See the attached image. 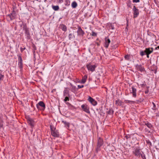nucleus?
<instances>
[{
    "label": "nucleus",
    "mask_w": 159,
    "mask_h": 159,
    "mask_svg": "<svg viewBox=\"0 0 159 159\" xmlns=\"http://www.w3.org/2000/svg\"><path fill=\"white\" fill-rule=\"evenodd\" d=\"M144 125H146L149 129L145 128L144 129L145 132L147 133H150L151 130H152L154 128L153 125L148 121L144 122Z\"/></svg>",
    "instance_id": "f257e3e1"
},
{
    "label": "nucleus",
    "mask_w": 159,
    "mask_h": 159,
    "mask_svg": "<svg viewBox=\"0 0 159 159\" xmlns=\"http://www.w3.org/2000/svg\"><path fill=\"white\" fill-rule=\"evenodd\" d=\"M103 144V139L100 137H98V139L97 145L96 148V152H98L101 150V147Z\"/></svg>",
    "instance_id": "f03ea898"
},
{
    "label": "nucleus",
    "mask_w": 159,
    "mask_h": 159,
    "mask_svg": "<svg viewBox=\"0 0 159 159\" xmlns=\"http://www.w3.org/2000/svg\"><path fill=\"white\" fill-rule=\"evenodd\" d=\"M142 152L141 151L140 149L139 148H134L133 151V153L136 157L139 158Z\"/></svg>",
    "instance_id": "7ed1b4c3"
},
{
    "label": "nucleus",
    "mask_w": 159,
    "mask_h": 159,
    "mask_svg": "<svg viewBox=\"0 0 159 159\" xmlns=\"http://www.w3.org/2000/svg\"><path fill=\"white\" fill-rule=\"evenodd\" d=\"M37 108L39 110H44L45 108V105L44 103L42 101H40L36 105Z\"/></svg>",
    "instance_id": "20e7f679"
},
{
    "label": "nucleus",
    "mask_w": 159,
    "mask_h": 159,
    "mask_svg": "<svg viewBox=\"0 0 159 159\" xmlns=\"http://www.w3.org/2000/svg\"><path fill=\"white\" fill-rule=\"evenodd\" d=\"M86 67L91 72H93L95 70V69L97 66L95 65H92L90 63L87 64L86 65Z\"/></svg>",
    "instance_id": "39448f33"
},
{
    "label": "nucleus",
    "mask_w": 159,
    "mask_h": 159,
    "mask_svg": "<svg viewBox=\"0 0 159 159\" xmlns=\"http://www.w3.org/2000/svg\"><path fill=\"white\" fill-rule=\"evenodd\" d=\"M133 18H135L137 17L139 15V10L137 9L136 7L134 6L133 8Z\"/></svg>",
    "instance_id": "423d86ee"
},
{
    "label": "nucleus",
    "mask_w": 159,
    "mask_h": 159,
    "mask_svg": "<svg viewBox=\"0 0 159 159\" xmlns=\"http://www.w3.org/2000/svg\"><path fill=\"white\" fill-rule=\"evenodd\" d=\"M88 100L93 106L96 105L97 104V102L90 96H89Z\"/></svg>",
    "instance_id": "0eeeda50"
},
{
    "label": "nucleus",
    "mask_w": 159,
    "mask_h": 159,
    "mask_svg": "<svg viewBox=\"0 0 159 159\" xmlns=\"http://www.w3.org/2000/svg\"><path fill=\"white\" fill-rule=\"evenodd\" d=\"M111 42L110 39L108 38V37H106L105 38V42L104 46L106 48H107L108 47L109 43Z\"/></svg>",
    "instance_id": "6e6552de"
},
{
    "label": "nucleus",
    "mask_w": 159,
    "mask_h": 159,
    "mask_svg": "<svg viewBox=\"0 0 159 159\" xmlns=\"http://www.w3.org/2000/svg\"><path fill=\"white\" fill-rule=\"evenodd\" d=\"M135 67L136 69L141 71V72L144 71L145 70V69L143 66H142L141 65L136 64Z\"/></svg>",
    "instance_id": "1a4fd4ad"
},
{
    "label": "nucleus",
    "mask_w": 159,
    "mask_h": 159,
    "mask_svg": "<svg viewBox=\"0 0 159 159\" xmlns=\"http://www.w3.org/2000/svg\"><path fill=\"white\" fill-rule=\"evenodd\" d=\"M77 33L78 35L80 36H83L84 34V32L82 30L80 26L78 27Z\"/></svg>",
    "instance_id": "9d476101"
},
{
    "label": "nucleus",
    "mask_w": 159,
    "mask_h": 159,
    "mask_svg": "<svg viewBox=\"0 0 159 159\" xmlns=\"http://www.w3.org/2000/svg\"><path fill=\"white\" fill-rule=\"evenodd\" d=\"M153 51V49L152 48H146L144 50L145 54H150L152 53Z\"/></svg>",
    "instance_id": "9b49d317"
},
{
    "label": "nucleus",
    "mask_w": 159,
    "mask_h": 159,
    "mask_svg": "<svg viewBox=\"0 0 159 159\" xmlns=\"http://www.w3.org/2000/svg\"><path fill=\"white\" fill-rule=\"evenodd\" d=\"M81 107L84 111L87 113H90L89 110V108H88L87 105L86 104H83L81 105Z\"/></svg>",
    "instance_id": "f8f14e48"
},
{
    "label": "nucleus",
    "mask_w": 159,
    "mask_h": 159,
    "mask_svg": "<svg viewBox=\"0 0 159 159\" xmlns=\"http://www.w3.org/2000/svg\"><path fill=\"white\" fill-rule=\"evenodd\" d=\"M132 90L131 91V93L133 94V97L134 98H136L137 96L136 92L137 90L134 86H132L131 87Z\"/></svg>",
    "instance_id": "ddd939ff"
},
{
    "label": "nucleus",
    "mask_w": 159,
    "mask_h": 159,
    "mask_svg": "<svg viewBox=\"0 0 159 159\" xmlns=\"http://www.w3.org/2000/svg\"><path fill=\"white\" fill-rule=\"evenodd\" d=\"M15 18V14L11 13L10 14L8 15L7 16V19L9 20L10 19L11 20H13Z\"/></svg>",
    "instance_id": "4468645a"
},
{
    "label": "nucleus",
    "mask_w": 159,
    "mask_h": 159,
    "mask_svg": "<svg viewBox=\"0 0 159 159\" xmlns=\"http://www.w3.org/2000/svg\"><path fill=\"white\" fill-rule=\"evenodd\" d=\"M52 135L54 137H58L59 136V133L56 131H52L51 132Z\"/></svg>",
    "instance_id": "2eb2a0df"
},
{
    "label": "nucleus",
    "mask_w": 159,
    "mask_h": 159,
    "mask_svg": "<svg viewBox=\"0 0 159 159\" xmlns=\"http://www.w3.org/2000/svg\"><path fill=\"white\" fill-rule=\"evenodd\" d=\"M60 28L63 30L64 31H66L67 30V28L66 26L63 24L61 25H60Z\"/></svg>",
    "instance_id": "dca6fc26"
},
{
    "label": "nucleus",
    "mask_w": 159,
    "mask_h": 159,
    "mask_svg": "<svg viewBox=\"0 0 159 159\" xmlns=\"http://www.w3.org/2000/svg\"><path fill=\"white\" fill-rule=\"evenodd\" d=\"M130 56L129 55H126L124 56L125 59L129 61H131L130 59Z\"/></svg>",
    "instance_id": "f3484780"
},
{
    "label": "nucleus",
    "mask_w": 159,
    "mask_h": 159,
    "mask_svg": "<svg viewBox=\"0 0 159 159\" xmlns=\"http://www.w3.org/2000/svg\"><path fill=\"white\" fill-rule=\"evenodd\" d=\"M87 78V75H84L82 78V79L81 80V83L82 84H84L86 81Z\"/></svg>",
    "instance_id": "a211bd4d"
},
{
    "label": "nucleus",
    "mask_w": 159,
    "mask_h": 159,
    "mask_svg": "<svg viewBox=\"0 0 159 159\" xmlns=\"http://www.w3.org/2000/svg\"><path fill=\"white\" fill-rule=\"evenodd\" d=\"M69 95V91L66 89H65L63 92V96H67Z\"/></svg>",
    "instance_id": "6ab92c4d"
},
{
    "label": "nucleus",
    "mask_w": 159,
    "mask_h": 159,
    "mask_svg": "<svg viewBox=\"0 0 159 159\" xmlns=\"http://www.w3.org/2000/svg\"><path fill=\"white\" fill-rule=\"evenodd\" d=\"M126 4L128 7L131 8V2L130 0H128L126 2Z\"/></svg>",
    "instance_id": "aec40b11"
},
{
    "label": "nucleus",
    "mask_w": 159,
    "mask_h": 159,
    "mask_svg": "<svg viewBox=\"0 0 159 159\" xmlns=\"http://www.w3.org/2000/svg\"><path fill=\"white\" fill-rule=\"evenodd\" d=\"M52 8L55 11H58L59 9V7L58 6L52 5Z\"/></svg>",
    "instance_id": "412c9836"
},
{
    "label": "nucleus",
    "mask_w": 159,
    "mask_h": 159,
    "mask_svg": "<svg viewBox=\"0 0 159 159\" xmlns=\"http://www.w3.org/2000/svg\"><path fill=\"white\" fill-rule=\"evenodd\" d=\"M77 5V3L75 1L73 2L71 4V6L73 8H76Z\"/></svg>",
    "instance_id": "4be33fe9"
},
{
    "label": "nucleus",
    "mask_w": 159,
    "mask_h": 159,
    "mask_svg": "<svg viewBox=\"0 0 159 159\" xmlns=\"http://www.w3.org/2000/svg\"><path fill=\"white\" fill-rule=\"evenodd\" d=\"M18 63H22V59L20 55H18Z\"/></svg>",
    "instance_id": "5701e85b"
},
{
    "label": "nucleus",
    "mask_w": 159,
    "mask_h": 159,
    "mask_svg": "<svg viewBox=\"0 0 159 159\" xmlns=\"http://www.w3.org/2000/svg\"><path fill=\"white\" fill-rule=\"evenodd\" d=\"M122 102L120 100H116V104L118 106H121L122 104Z\"/></svg>",
    "instance_id": "b1692460"
},
{
    "label": "nucleus",
    "mask_w": 159,
    "mask_h": 159,
    "mask_svg": "<svg viewBox=\"0 0 159 159\" xmlns=\"http://www.w3.org/2000/svg\"><path fill=\"white\" fill-rule=\"evenodd\" d=\"M70 85L72 87L71 88V91L72 92H74L75 90L76 87L73 85L71 83L70 84Z\"/></svg>",
    "instance_id": "393cba45"
},
{
    "label": "nucleus",
    "mask_w": 159,
    "mask_h": 159,
    "mask_svg": "<svg viewBox=\"0 0 159 159\" xmlns=\"http://www.w3.org/2000/svg\"><path fill=\"white\" fill-rule=\"evenodd\" d=\"M70 4V2L69 0H66L65 1V5L66 6H69Z\"/></svg>",
    "instance_id": "a878e982"
},
{
    "label": "nucleus",
    "mask_w": 159,
    "mask_h": 159,
    "mask_svg": "<svg viewBox=\"0 0 159 159\" xmlns=\"http://www.w3.org/2000/svg\"><path fill=\"white\" fill-rule=\"evenodd\" d=\"M18 65L19 68L20 69V71H21L23 68V63H18Z\"/></svg>",
    "instance_id": "bb28decb"
},
{
    "label": "nucleus",
    "mask_w": 159,
    "mask_h": 159,
    "mask_svg": "<svg viewBox=\"0 0 159 159\" xmlns=\"http://www.w3.org/2000/svg\"><path fill=\"white\" fill-rule=\"evenodd\" d=\"M29 123L31 126H34L33 121L31 119L29 120Z\"/></svg>",
    "instance_id": "cd10ccee"
},
{
    "label": "nucleus",
    "mask_w": 159,
    "mask_h": 159,
    "mask_svg": "<svg viewBox=\"0 0 159 159\" xmlns=\"http://www.w3.org/2000/svg\"><path fill=\"white\" fill-rule=\"evenodd\" d=\"M62 122L64 124L65 126L69 127V124L66 121L62 120Z\"/></svg>",
    "instance_id": "c85d7f7f"
},
{
    "label": "nucleus",
    "mask_w": 159,
    "mask_h": 159,
    "mask_svg": "<svg viewBox=\"0 0 159 159\" xmlns=\"http://www.w3.org/2000/svg\"><path fill=\"white\" fill-rule=\"evenodd\" d=\"M22 28L24 30L28 28L26 24H22Z\"/></svg>",
    "instance_id": "c756f323"
},
{
    "label": "nucleus",
    "mask_w": 159,
    "mask_h": 159,
    "mask_svg": "<svg viewBox=\"0 0 159 159\" xmlns=\"http://www.w3.org/2000/svg\"><path fill=\"white\" fill-rule=\"evenodd\" d=\"M125 102L126 103H134L135 102L134 101L128 100H125Z\"/></svg>",
    "instance_id": "7c9ffc66"
},
{
    "label": "nucleus",
    "mask_w": 159,
    "mask_h": 159,
    "mask_svg": "<svg viewBox=\"0 0 159 159\" xmlns=\"http://www.w3.org/2000/svg\"><path fill=\"white\" fill-rule=\"evenodd\" d=\"M140 156H141L143 159H146L145 155L143 152H142Z\"/></svg>",
    "instance_id": "2f4dec72"
},
{
    "label": "nucleus",
    "mask_w": 159,
    "mask_h": 159,
    "mask_svg": "<svg viewBox=\"0 0 159 159\" xmlns=\"http://www.w3.org/2000/svg\"><path fill=\"white\" fill-rule=\"evenodd\" d=\"M114 112V111L113 110L111 109H110L109 111H107V113L108 114H112Z\"/></svg>",
    "instance_id": "473e14b6"
},
{
    "label": "nucleus",
    "mask_w": 159,
    "mask_h": 159,
    "mask_svg": "<svg viewBox=\"0 0 159 159\" xmlns=\"http://www.w3.org/2000/svg\"><path fill=\"white\" fill-rule=\"evenodd\" d=\"M24 30H25V34H30L28 28H27V29Z\"/></svg>",
    "instance_id": "72a5a7b5"
},
{
    "label": "nucleus",
    "mask_w": 159,
    "mask_h": 159,
    "mask_svg": "<svg viewBox=\"0 0 159 159\" xmlns=\"http://www.w3.org/2000/svg\"><path fill=\"white\" fill-rule=\"evenodd\" d=\"M152 103L153 105V107L152 108V109L153 110H156V104L153 102H152Z\"/></svg>",
    "instance_id": "f704fd0d"
},
{
    "label": "nucleus",
    "mask_w": 159,
    "mask_h": 159,
    "mask_svg": "<svg viewBox=\"0 0 159 159\" xmlns=\"http://www.w3.org/2000/svg\"><path fill=\"white\" fill-rule=\"evenodd\" d=\"M4 75L1 74H0V80H2L3 79Z\"/></svg>",
    "instance_id": "c9c22d12"
},
{
    "label": "nucleus",
    "mask_w": 159,
    "mask_h": 159,
    "mask_svg": "<svg viewBox=\"0 0 159 159\" xmlns=\"http://www.w3.org/2000/svg\"><path fill=\"white\" fill-rule=\"evenodd\" d=\"M69 98L67 96H66L65 99L64 100V102H66V101H69Z\"/></svg>",
    "instance_id": "e433bc0d"
},
{
    "label": "nucleus",
    "mask_w": 159,
    "mask_h": 159,
    "mask_svg": "<svg viewBox=\"0 0 159 159\" xmlns=\"http://www.w3.org/2000/svg\"><path fill=\"white\" fill-rule=\"evenodd\" d=\"M26 39H30V33L29 34H26Z\"/></svg>",
    "instance_id": "4c0bfd02"
},
{
    "label": "nucleus",
    "mask_w": 159,
    "mask_h": 159,
    "mask_svg": "<svg viewBox=\"0 0 159 159\" xmlns=\"http://www.w3.org/2000/svg\"><path fill=\"white\" fill-rule=\"evenodd\" d=\"M140 54L141 56H143L144 55L146 54L144 52V51H141L140 52Z\"/></svg>",
    "instance_id": "58836bf2"
},
{
    "label": "nucleus",
    "mask_w": 159,
    "mask_h": 159,
    "mask_svg": "<svg viewBox=\"0 0 159 159\" xmlns=\"http://www.w3.org/2000/svg\"><path fill=\"white\" fill-rule=\"evenodd\" d=\"M73 34L72 33H70L69 34V39L71 40L72 38V37L73 36Z\"/></svg>",
    "instance_id": "ea45409f"
},
{
    "label": "nucleus",
    "mask_w": 159,
    "mask_h": 159,
    "mask_svg": "<svg viewBox=\"0 0 159 159\" xmlns=\"http://www.w3.org/2000/svg\"><path fill=\"white\" fill-rule=\"evenodd\" d=\"M91 35L92 36H97V34L95 32H93V31L92 32Z\"/></svg>",
    "instance_id": "a19ab883"
},
{
    "label": "nucleus",
    "mask_w": 159,
    "mask_h": 159,
    "mask_svg": "<svg viewBox=\"0 0 159 159\" xmlns=\"http://www.w3.org/2000/svg\"><path fill=\"white\" fill-rule=\"evenodd\" d=\"M84 87V85H78V89L82 88Z\"/></svg>",
    "instance_id": "79ce46f5"
},
{
    "label": "nucleus",
    "mask_w": 159,
    "mask_h": 159,
    "mask_svg": "<svg viewBox=\"0 0 159 159\" xmlns=\"http://www.w3.org/2000/svg\"><path fill=\"white\" fill-rule=\"evenodd\" d=\"M147 144L150 145V146H152V143H151V142L149 140L147 141Z\"/></svg>",
    "instance_id": "37998d69"
},
{
    "label": "nucleus",
    "mask_w": 159,
    "mask_h": 159,
    "mask_svg": "<svg viewBox=\"0 0 159 159\" xmlns=\"http://www.w3.org/2000/svg\"><path fill=\"white\" fill-rule=\"evenodd\" d=\"M125 138L127 139H128L129 138H130V136L129 135H127L125 136Z\"/></svg>",
    "instance_id": "c03bdc74"
},
{
    "label": "nucleus",
    "mask_w": 159,
    "mask_h": 159,
    "mask_svg": "<svg viewBox=\"0 0 159 159\" xmlns=\"http://www.w3.org/2000/svg\"><path fill=\"white\" fill-rule=\"evenodd\" d=\"M140 1L139 0H133V2H139Z\"/></svg>",
    "instance_id": "a18cd8bd"
},
{
    "label": "nucleus",
    "mask_w": 159,
    "mask_h": 159,
    "mask_svg": "<svg viewBox=\"0 0 159 159\" xmlns=\"http://www.w3.org/2000/svg\"><path fill=\"white\" fill-rule=\"evenodd\" d=\"M25 48H20V51L21 52H22L24 50H25Z\"/></svg>",
    "instance_id": "49530a36"
},
{
    "label": "nucleus",
    "mask_w": 159,
    "mask_h": 159,
    "mask_svg": "<svg viewBox=\"0 0 159 159\" xmlns=\"http://www.w3.org/2000/svg\"><path fill=\"white\" fill-rule=\"evenodd\" d=\"M145 85H146V84H141V87H143L144 86H145Z\"/></svg>",
    "instance_id": "de8ad7c7"
},
{
    "label": "nucleus",
    "mask_w": 159,
    "mask_h": 159,
    "mask_svg": "<svg viewBox=\"0 0 159 159\" xmlns=\"http://www.w3.org/2000/svg\"><path fill=\"white\" fill-rule=\"evenodd\" d=\"M149 92L148 89L145 92V94H147Z\"/></svg>",
    "instance_id": "09e8293b"
},
{
    "label": "nucleus",
    "mask_w": 159,
    "mask_h": 159,
    "mask_svg": "<svg viewBox=\"0 0 159 159\" xmlns=\"http://www.w3.org/2000/svg\"><path fill=\"white\" fill-rule=\"evenodd\" d=\"M146 55H147V58H149V54H146Z\"/></svg>",
    "instance_id": "8fccbe9b"
},
{
    "label": "nucleus",
    "mask_w": 159,
    "mask_h": 159,
    "mask_svg": "<svg viewBox=\"0 0 159 159\" xmlns=\"http://www.w3.org/2000/svg\"><path fill=\"white\" fill-rule=\"evenodd\" d=\"M111 28L113 30L114 29V28L113 27V26L112 25H111Z\"/></svg>",
    "instance_id": "3c124183"
},
{
    "label": "nucleus",
    "mask_w": 159,
    "mask_h": 159,
    "mask_svg": "<svg viewBox=\"0 0 159 159\" xmlns=\"http://www.w3.org/2000/svg\"><path fill=\"white\" fill-rule=\"evenodd\" d=\"M51 131H54L53 128H52L51 126Z\"/></svg>",
    "instance_id": "603ef678"
},
{
    "label": "nucleus",
    "mask_w": 159,
    "mask_h": 159,
    "mask_svg": "<svg viewBox=\"0 0 159 159\" xmlns=\"http://www.w3.org/2000/svg\"><path fill=\"white\" fill-rule=\"evenodd\" d=\"M159 49V46H158L156 48V49Z\"/></svg>",
    "instance_id": "864d4df0"
},
{
    "label": "nucleus",
    "mask_w": 159,
    "mask_h": 159,
    "mask_svg": "<svg viewBox=\"0 0 159 159\" xmlns=\"http://www.w3.org/2000/svg\"><path fill=\"white\" fill-rule=\"evenodd\" d=\"M136 101L137 102H140L139 100H136Z\"/></svg>",
    "instance_id": "5fc2aeb1"
},
{
    "label": "nucleus",
    "mask_w": 159,
    "mask_h": 159,
    "mask_svg": "<svg viewBox=\"0 0 159 159\" xmlns=\"http://www.w3.org/2000/svg\"><path fill=\"white\" fill-rule=\"evenodd\" d=\"M59 2H61V0H59Z\"/></svg>",
    "instance_id": "6e6d98bb"
},
{
    "label": "nucleus",
    "mask_w": 159,
    "mask_h": 159,
    "mask_svg": "<svg viewBox=\"0 0 159 159\" xmlns=\"http://www.w3.org/2000/svg\"><path fill=\"white\" fill-rule=\"evenodd\" d=\"M97 45H98V46L99 45V44L98 43H97Z\"/></svg>",
    "instance_id": "4d7b16f0"
}]
</instances>
